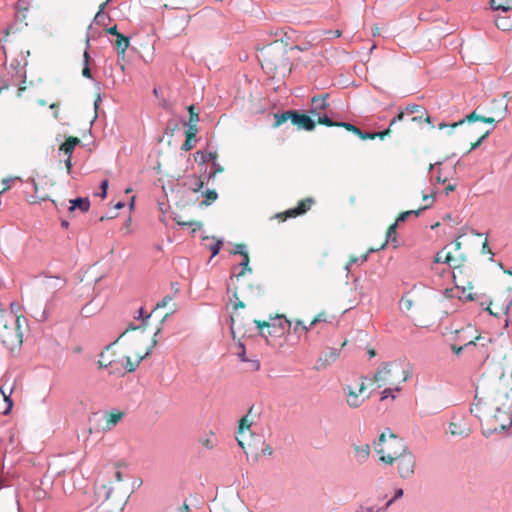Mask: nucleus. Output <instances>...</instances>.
Wrapping results in <instances>:
<instances>
[{
    "label": "nucleus",
    "instance_id": "338daca9",
    "mask_svg": "<svg viewBox=\"0 0 512 512\" xmlns=\"http://www.w3.org/2000/svg\"><path fill=\"white\" fill-rule=\"evenodd\" d=\"M64 162H65V167H66L67 173L70 174L72 171V157L66 156V159Z\"/></svg>",
    "mask_w": 512,
    "mask_h": 512
},
{
    "label": "nucleus",
    "instance_id": "5fc2aeb1",
    "mask_svg": "<svg viewBox=\"0 0 512 512\" xmlns=\"http://www.w3.org/2000/svg\"><path fill=\"white\" fill-rule=\"evenodd\" d=\"M246 362L249 363L251 371H258L260 369V361L258 359H248Z\"/></svg>",
    "mask_w": 512,
    "mask_h": 512
},
{
    "label": "nucleus",
    "instance_id": "6ab92c4d",
    "mask_svg": "<svg viewBox=\"0 0 512 512\" xmlns=\"http://www.w3.org/2000/svg\"><path fill=\"white\" fill-rule=\"evenodd\" d=\"M254 324L258 328L260 335L268 340V337L272 335L270 329L275 327V325L261 320H254Z\"/></svg>",
    "mask_w": 512,
    "mask_h": 512
},
{
    "label": "nucleus",
    "instance_id": "603ef678",
    "mask_svg": "<svg viewBox=\"0 0 512 512\" xmlns=\"http://www.w3.org/2000/svg\"><path fill=\"white\" fill-rule=\"evenodd\" d=\"M214 166V170L209 174V178H214L218 173H222L224 168L217 162V160L212 162Z\"/></svg>",
    "mask_w": 512,
    "mask_h": 512
},
{
    "label": "nucleus",
    "instance_id": "58836bf2",
    "mask_svg": "<svg viewBox=\"0 0 512 512\" xmlns=\"http://www.w3.org/2000/svg\"><path fill=\"white\" fill-rule=\"evenodd\" d=\"M496 26L503 31H507L511 28L512 22L506 18H498L496 20Z\"/></svg>",
    "mask_w": 512,
    "mask_h": 512
},
{
    "label": "nucleus",
    "instance_id": "7ed1b4c3",
    "mask_svg": "<svg viewBox=\"0 0 512 512\" xmlns=\"http://www.w3.org/2000/svg\"><path fill=\"white\" fill-rule=\"evenodd\" d=\"M95 496L96 512H122L128 499L124 484L112 482L98 486Z\"/></svg>",
    "mask_w": 512,
    "mask_h": 512
},
{
    "label": "nucleus",
    "instance_id": "2f4dec72",
    "mask_svg": "<svg viewBox=\"0 0 512 512\" xmlns=\"http://www.w3.org/2000/svg\"><path fill=\"white\" fill-rule=\"evenodd\" d=\"M450 433L454 436L456 435H459V436H468L469 435V429H465V428H462L459 424L457 423H451L450 424Z\"/></svg>",
    "mask_w": 512,
    "mask_h": 512
},
{
    "label": "nucleus",
    "instance_id": "a211bd4d",
    "mask_svg": "<svg viewBox=\"0 0 512 512\" xmlns=\"http://www.w3.org/2000/svg\"><path fill=\"white\" fill-rule=\"evenodd\" d=\"M427 208H429V205H425L423 207H420L416 210H408V211H404V212H401L396 220H395V223L396 224H400V223H403L405 221H407V219L409 218V216L411 215H414L415 217H418L422 211L426 210Z\"/></svg>",
    "mask_w": 512,
    "mask_h": 512
},
{
    "label": "nucleus",
    "instance_id": "0e129e2a",
    "mask_svg": "<svg viewBox=\"0 0 512 512\" xmlns=\"http://www.w3.org/2000/svg\"><path fill=\"white\" fill-rule=\"evenodd\" d=\"M114 478H115V481H111L112 483L123 484L122 483L123 482L122 473L119 470L114 471Z\"/></svg>",
    "mask_w": 512,
    "mask_h": 512
},
{
    "label": "nucleus",
    "instance_id": "423d86ee",
    "mask_svg": "<svg viewBox=\"0 0 512 512\" xmlns=\"http://www.w3.org/2000/svg\"><path fill=\"white\" fill-rule=\"evenodd\" d=\"M0 342L11 351L19 348L23 342L20 317L14 318L10 314H4L2 310H0Z\"/></svg>",
    "mask_w": 512,
    "mask_h": 512
},
{
    "label": "nucleus",
    "instance_id": "e433bc0d",
    "mask_svg": "<svg viewBox=\"0 0 512 512\" xmlns=\"http://www.w3.org/2000/svg\"><path fill=\"white\" fill-rule=\"evenodd\" d=\"M197 132H198L197 124L187 123L185 137L188 138V140L195 139Z\"/></svg>",
    "mask_w": 512,
    "mask_h": 512
},
{
    "label": "nucleus",
    "instance_id": "473e14b6",
    "mask_svg": "<svg viewBox=\"0 0 512 512\" xmlns=\"http://www.w3.org/2000/svg\"><path fill=\"white\" fill-rule=\"evenodd\" d=\"M189 179L191 181L190 189L193 192H198L204 187V182L201 180L200 177L193 175Z\"/></svg>",
    "mask_w": 512,
    "mask_h": 512
},
{
    "label": "nucleus",
    "instance_id": "49530a36",
    "mask_svg": "<svg viewBox=\"0 0 512 512\" xmlns=\"http://www.w3.org/2000/svg\"><path fill=\"white\" fill-rule=\"evenodd\" d=\"M238 351L236 352L239 359L242 361V362H246L248 361V358L246 357V351H245V347L243 345L242 342H238Z\"/></svg>",
    "mask_w": 512,
    "mask_h": 512
},
{
    "label": "nucleus",
    "instance_id": "a878e982",
    "mask_svg": "<svg viewBox=\"0 0 512 512\" xmlns=\"http://www.w3.org/2000/svg\"><path fill=\"white\" fill-rule=\"evenodd\" d=\"M490 4L495 10L508 11L512 9V0H491Z\"/></svg>",
    "mask_w": 512,
    "mask_h": 512
},
{
    "label": "nucleus",
    "instance_id": "2eb2a0df",
    "mask_svg": "<svg viewBox=\"0 0 512 512\" xmlns=\"http://www.w3.org/2000/svg\"><path fill=\"white\" fill-rule=\"evenodd\" d=\"M80 139L75 136H69L64 143L59 147V150L66 156L72 157V153L77 145L80 144Z\"/></svg>",
    "mask_w": 512,
    "mask_h": 512
},
{
    "label": "nucleus",
    "instance_id": "39448f33",
    "mask_svg": "<svg viewBox=\"0 0 512 512\" xmlns=\"http://www.w3.org/2000/svg\"><path fill=\"white\" fill-rule=\"evenodd\" d=\"M374 449L380 461L392 465L408 447L402 438L386 429L380 434L378 441L374 442Z\"/></svg>",
    "mask_w": 512,
    "mask_h": 512
},
{
    "label": "nucleus",
    "instance_id": "a18cd8bd",
    "mask_svg": "<svg viewBox=\"0 0 512 512\" xmlns=\"http://www.w3.org/2000/svg\"><path fill=\"white\" fill-rule=\"evenodd\" d=\"M490 134V131H486L485 133H483L478 139L477 141L471 143V146H470V149H469V152L476 149L477 147H479L481 145V143L488 137V135Z\"/></svg>",
    "mask_w": 512,
    "mask_h": 512
},
{
    "label": "nucleus",
    "instance_id": "f257e3e1",
    "mask_svg": "<svg viewBox=\"0 0 512 512\" xmlns=\"http://www.w3.org/2000/svg\"><path fill=\"white\" fill-rule=\"evenodd\" d=\"M147 336L144 331H141L130 343V352L134 354L135 360H131L130 355H125L115 349L116 342L108 345L106 349L100 354L98 364L100 368H110L112 373L134 372L142 360L150 355L153 347L156 345V340L152 339L151 346L145 350L138 348L139 344L146 343Z\"/></svg>",
    "mask_w": 512,
    "mask_h": 512
},
{
    "label": "nucleus",
    "instance_id": "c85d7f7f",
    "mask_svg": "<svg viewBox=\"0 0 512 512\" xmlns=\"http://www.w3.org/2000/svg\"><path fill=\"white\" fill-rule=\"evenodd\" d=\"M292 115H293V111H286V112H283L281 114H275L274 115V118H275V123H274V127H279L280 125H282L283 123H285L286 121H288L289 119L292 121Z\"/></svg>",
    "mask_w": 512,
    "mask_h": 512
},
{
    "label": "nucleus",
    "instance_id": "7c9ffc66",
    "mask_svg": "<svg viewBox=\"0 0 512 512\" xmlns=\"http://www.w3.org/2000/svg\"><path fill=\"white\" fill-rule=\"evenodd\" d=\"M481 118H482V116L477 115L476 112L473 111L470 114H468L465 119H462V120H460L458 122H455V123L451 124L450 127L451 128H456V127L462 125L465 121H467L469 123L475 122V121H481Z\"/></svg>",
    "mask_w": 512,
    "mask_h": 512
},
{
    "label": "nucleus",
    "instance_id": "bf43d9fd",
    "mask_svg": "<svg viewBox=\"0 0 512 512\" xmlns=\"http://www.w3.org/2000/svg\"><path fill=\"white\" fill-rule=\"evenodd\" d=\"M108 189V180H103L101 183V193L99 194L101 198H105L107 196Z\"/></svg>",
    "mask_w": 512,
    "mask_h": 512
},
{
    "label": "nucleus",
    "instance_id": "8fccbe9b",
    "mask_svg": "<svg viewBox=\"0 0 512 512\" xmlns=\"http://www.w3.org/2000/svg\"><path fill=\"white\" fill-rule=\"evenodd\" d=\"M200 443H201L204 447H206V448H208V449H212V448H214V446H215V441H214L213 436H211V437H206V438H204V439H201V440H200Z\"/></svg>",
    "mask_w": 512,
    "mask_h": 512
},
{
    "label": "nucleus",
    "instance_id": "680f3d73",
    "mask_svg": "<svg viewBox=\"0 0 512 512\" xmlns=\"http://www.w3.org/2000/svg\"><path fill=\"white\" fill-rule=\"evenodd\" d=\"M244 244H237L234 250L235 254H240L242 257H244V254H248L245 250Z\"/></svg>",
    "mask_w": 512,
    "mask_h": 512
},
{
    "label": "nucleus",
    "instance_id": "f3484780",
    "mask_svg": "<svg viewBox=\"0 0 512 512\" xmlns=\"http://www.w3.org/2000/svg\"><path fill=\"white\" fill-rule=\"evenodd\" d=\"M69 211L73 212L75 209H79L81 212H87L90 208V201L88 198H77L70 200Z\"/></svg>",
    "mask_w": 512,
    "mask_h": 512
},
{
    "label": "nucleus",
    "instance_id": "4c0bfd02",
    "mask_svg": "<svg viewBox=\"0 0 512 512\" xmlns=\"http://www.w3.org/2000/svg\"><path fill=\"white\" fill-rule=\"evenodd\" d=\"M187 110L189 112V121H188V123L198 124V122H199V114L196 111L195 106L192 104V105L188 106Z\"/></svg>",
    "mask_w": 512,
    "mask_h": 512
},
{
    "label": "nucleus",
    "instance_id": "0eeeda50",
    "mask_svg": "<svg viewBox=\"0 0 512 512\" xmlns=\"http://www.w3.org/2000/svg\"><path fill=\"white\" fill-rule=\"evenodd\" d=\"M461 246V242L458 239L455 240L452 247L453 251L452 249H448V246L444 247L436 254L434 262L448 264L453 270L461 269L466 261V256L461 251Z\"/></svg>",
    "mask_w": 512,
    "mask_h": 512
},
{
    "label": "nucleus",
    "instance_id": "72a5a7b5",
    "mask_svg": "<svg viewBox=\"0 0 512 512\" xmlns=\"http://www.w3.org/2000/svg\"><path fill=\"white\" fill-rule=\"evenodd\" d=\"M205 200L201 202L203 206H209L218 198V194L215 190H207L204 194Z\"/></svg>",
    "mask_w": 512,
    "mask_h": 512
},
{
    "label": "nucleus",
    "instance_id": "5701e85b",
    "mask_svg": "<svg viewBox=\"0 0 512 512\" xmlns=\"http://www.w3.org/2000/svg\"><path fill=\"white\" fill-rule=\"evenodd\" d=\"M354 451H355L356 457L358 458V461L364 462L368 459V457L370 455V446H369V444L355 445Z\"/></svg>",
    "mask_w": 512,
    "mask_h": 512
},
{
    "label": "nucleus",
    "instance_id": "393cba45",
    "mask_svg": "<svg viewBox=\"0 0 512 512\" xmlns=\"http://www.w3.org/2000/svg\"><path fill=\"white\" fill-rule=\"evenodd\" d=\"M340 353L337 349L331 348L327 352H325L321 357L320 360L325 364L329 365L336 361L339 357Z\"/></svg>",
    "mask_w": 512,
    "mask_h": 512
},
{
    "label": "nucleus",
    "instance_id": "864d4df0",
    "mask_svg": "<svg viewBox=\"0 0 512 512\" xmlns=\"http://www.w3.org/2000/svg\"><path fill=\"white\" fill-rule=\"evenodd\" d=\"M34 317L39 321V322H44L47 320L48 318V313L47 311L44 309L42 311H36L35 314H34Z\"/></svg>",
    "mask_w": 512,
    "mask_h": 512
},
{
    "label": "nucleus",
    "instance_id": "f03ea898",
    "mask_svg": "<svg viewBox=\"0 0 512 512\" xmlns=\"http://www.w3.org/2000/svg\"><path fill=\"white\" fill-rule=\"evenodd\" d=\"M411 376L409 365L400 360L382 363L372 377V383L378 388L393 386L396 392H400L402 384Z\"/></svg>",
    "mask_w": 512,
    "mask_h": 512
},
{
    "label": "nucleus",
    "instance_id": "bb28decb",
    "mask_svg": "<svg viewBox=\"0 0 512 512\" xmlns=\"http://www.w3.org/2000/svg\"><path fill=\"white\" fill-rule=\"evenodd\" d=\"M507 115H508V107H507V103H506L502 107V109L499 111L498 119H496L495 117H485V116H482L481 122L492 124V123H495L496 121L503 120L504 118H506Z\"/></svg>",
    "mask_w": 512,
    "mask_h": 512
},
{
    "label": "nucleus",
    "instance_id": "c756f323",
    "mask_svg": "<svg viewBox=\"0 0 512 512\" xmlns=\"http://www.w3.org/2000/svg\"><path fill=\"white\" fill-rule=\"evenodd\" d=\"M43 183V179L36 182L34 181L35 197L39 201H46L49 199V194L40 189V185Z\"/></svg>",
    "mask_w": 512,
    "mask_h": 512
},
{
    "label": "nucleus",
    "instance_id": "cd10ccee",
    "mask_svg": "<svg viewBox=\"0 0 512 512\" xmlns=\"http://www.w3.org/2000/svg\"><path fill=\"white\" fill-rule=\"evenodd\" d=\"M175 221L178 225L193 227V231H196V230L202 228V223L200 221H195V220L186 221V220H184V218H182V216H176Z\"/></svg>",
    "mask_w": 512,
    "mask_h": 512
},
{
    "label": "nucleus",
    "instance_id": "052dcab7",
    "mask_svg": "<svg viewBox=\"0 0 512 512\" xmlns=\"http://www.w3.org/2000/svg\"><path fill=\"white\" fill-rule=\"evenodd\" d=\"M379 250H380V249H379V247H378V248H374V247L369 248V249H368V251H367L366 253H364L363 255H361V257H360L361 262H362V263H364V262H366V261H367V259H368V254H369V253L377 252V251H379Z\"/></svg>",
    "mask_w": 512,
    "mask_h": 512
},
{
    "label": "nucleus",
    "instance_id": "c9c22d12",
    "mask_svg": "<svg viewBox=\"0 0 512 512\" xmlns=\"http://www.w3.org/2000/svg\"><path fill=\"white\" fill-rule=\"evenodd\" d=\"M400 306L405 311H410L414 306V300L408 294H405L400 300Z\"/></svg>",
    "mask_w": 512,
    "mask_h": 512
},
{
    "label": "nucleus",
    "instance_id": "b1692460",
    "mask_svg": "<svg viewBox=\"0 0 512 512\" xmlns=\"http://www.w3.org/2000/svg\"><path fill=\"white\" fill-rule=\"evenodd\" d=\"M397 226H398V224H396V223L394 222V223H392V224L387 228L385 240H384V242L380 245L379 249H384V248L387 246V244H388V242H389V241H396V238H397V232H396Z\"/></svg>",
    "mask_w": 512,
    "mask_h": 512
},
{
    "label": "nucleus",
    "instance_id": "3c124183",
    "mask_svg": "<svg viewBox=\"0 0 512 512\" xmlns=\"http://www.w3.org/2000/svg\"><path fill=\"white\" fill-rule=\"evenodd\" d=\"M251 426V422L248 420L247 416L241 418L239 422V432H243L245 429H249Z\"/></svg>",
    "mask_w": 512,
    "mask_h": 512
},
{
    "label": "nucleus",
    "instance_id": "de8ad7c7",
    "mask_svg": "<svg viewBox=\"0 0 512 512\" xmlns=\"http://www.w3.org/2000/svg\"><path fill=\"white\" fill-rule=\"evenodd\" d=\"M380 508L375 505L364 504L358 509V512H379Z\"/></svg>",
    "mask_w": 512,
    "mask_h": 512
},
{
    "label": "nucleus",
    "instance_id": "20e7f679",
    "mask_svg": "<svg viewBox=\"0 0 512 512\" xmlns=\"http://www.w3.org/2000/svg\"><path fill=\"white\" fill-rule=\"evenodd\" d=\"M258 58L261 67L273 77L285 76L291 71L286 51L279 45L270 44L262 48Z\"/></svg>",
    "mask_w": 512,
    "mask_h": 512
},
{
    "label": "nucleus",
    "instance_id": "69168bd1",
    "mask_svg": "<svg viewBox=\"0 0 512 512\" xmlns=\"http://www.w3.org/2000/svg\"><path fill=\"white\" fill-rule=\"evenodd\" d=\"M206 158H207V162L208 161H215L217 160V153L215 151H209V152H206L204 153Z\"/></svg>",
    "mask_w": 512,
    "mask_h": 512
},
{
    "label": "nucleus",
    "instance_id": "ddd939ff",
    "mask_svg": "<svg viewBox=\"0 0 512 512\" xmlns=\"http://www.w3.org/2000/svg\"><path fill=\"white\" fill-rule=\"evenodd\" d=\"M292 123L300 129L312 131L315 128V121L311 119L309 115L293 111Z\"/></svg>",
    "mask_w": 512,
    "mask_h": 512
},
{
    "label": "nucleus",
    "instance_id": "774afa93",
    "mask_svg": "<svg viewBox=\"0 0 512 512\" xmlns=\"http://www.w3.org/2000/svg\"><path fill=\"white\" fill-rule=\"evenodd\" d=\"M191 141L192 140H188V138H186V140L184 141V143L181 146V150H183V151L191 150L193 148Z\"/></svg>",
    "mask_w": 512,
    "mask_h": 512
},
{
    "label": "nucleus",
    "instance_id": "9b49d317",
    "mask_svg": "<svg viewBox=\"0 0 512 512\" xmlns=\"http://www.w3.org/2000/svg\"><path fill=\"white\" fill-rule=\"evenodd\" d=\"M395 462L397 463L398 473L401 478L407 479L414 474L415 457L408 449L401 453L400 457L397 458Z\"/></svg>",
    "mask_w": 512,
    "mask_h": 512
},
{
    "label": "nucleus",
    "instance_id": "dca6fc26",
    "mask_svg": "<svg viewBox=\"0 0 512 512\" xmlns=\"http://www.w3.org/2000/svg\"><path fill=\"white\" fill-rule=\"evenodd\" d=\"M402 112L404 113V117L406 115L412 116L410 119L412 122L420 121L424 115V109L416 104L407 106Z\"/></svg>",
    "mask_w": 512,
    "mask_h": 512
},
{
    "label": "nucleus",
    "instance_id": "c03bdc74",
    "mask_svg": "<svg viewBox=\"0 0 512 512\" xmlns=\"http://www.w3.org/2000/svg\"><path fill=\"white\" fill-rule=\"evenodd\" d=\"M110 1H111V0H105V1L100 5L99 10H98V12L96 13V15H95V17H94V21H95V23H99V22H100V20H101L102 18H104V17H105V14L103 13V11H104V9H105L106 5L108 4V2H110Z\"/></svg>",
    "mask_w": 512,
    "mask_h": 512
},
{
    "label": "nucleus",
    "instance_id": "4be33fe9",
    "mask_svg": "<svg viewBox=\"0 0 512 512\" xmlns=\"http://www.w3.org/2000/svg\"><path fill=\"white\" fill-rule=\"evenodd\" d=\"M129 44H130V40L128 37L124 36L123 34H117V37L115 40V47L118 51V54L124 55Z\"/></svg>",
    "mask_w": 512,
    "mask_h": 512
},
{
    "label": "nucleus",
    "instance_id": "e2e57ef3",
    "mask_svg": "<svg viewBox=\"0 0 512 512\" xmlns=\"http://www.w3.org/2000/svg\"><path fill=\"white\" fill-rule=\"evenodd\" d=\"M362 140H374L375 139V133H365L361 131V134L358 136Z\"/></svg>",
    "mask_w": 512,
    "mask_h": 512
},
{
    "label": "nucleus",
    "instance_id": "6e6552de",
    "mask_svg": "<svg viewBox=\"0 0 512 512\" xmlns=\"http://www.w3.org/2000/svg\"><path fill=\"white\" fill-rule=\"evenodd\" d=\"M254 320L250 318H246L244 315L240 313H234L231 316V333L233 338H244L252 335V324Z\"/></svg>",
    "mask_w": 512,
    "mask_h": 512
},
{
    "label": "nucleus",
    "instance_id": "6e6d98bb",
    "mask_svg": "<svg viewBox=\"0 0 512 512\" xmlns=\"http://www.w3.org/2000/svg\"><path fill=\"white\" fill-rule=\"evenodd\" d=\"M194 159L198 163H206L207 162V158H206L205 154L201 151H197L194 154Z\"/></svg>",
    "mask_w": 512,
    "mask_h": 512
},
{
    "label": "nucleus",
    "instance_id": "37998d69",
    "mask_svg": "<svg viewBox=\"0 0 512 512\" xmlns=\"http://www.w3.org/2000/svg\"><path fill=\"white\" fill-rule=\"evenodd\" d=\"M472 289V285L471 283H468V292H467V289L465 286H462V295L459 296L460 299H464V300H468V301H472L474 300V296L473 294L470 292V290Z\"/></svg>",
    "mask_w": 512,
    "mask_h": 512
},
{
    "label": "nucleus",
    "instance_id": "1a4fd4ad",
    "mask_svg": "<svg viewBox=\"0 0 512 512\" xmlns=\"http://www.w3.org/2000/svg\"><path fill=\"white\" fill-rule=\"evenodd\" d=\"M361 379L362 381L358 387V390L349 385L345 386L343 389L346 396V403L350 408H358L367 399H369V394L365 393L367 390L365 378L361 377Z\"/></svg>",
    "mask_w": 512,
    "mask_h": 512
},
{
    "label": "nucleus",
    "instance_id": "412c9836",
    "mask_svg": "<svg viewBox=\"0 0 512 512\" xmlns=\"http://www.w3.org/2000/svg\"><path fill=\"white\" fill-rule=\"evenodd\" d=\"M123 416L124 413L121 411L107 413L106 428L111 429L113 426L117 425L122 420Z\"/></svg>",
    "mask_w": 512,
    "mask_h": 512
},
{
    "label": "nucleus",
    "instance_id": "13d9d810",
    "mask_svg": "<svg viewBox=\"0 0 512 512\" xmlns=\"http://www.w3.org/2000/svg\"><path fill=\"white\" fill-rule=\"evenodd\" d=\"M171 301H172V297L166 296L162 299L161 302L157 303L156 308L158 309V308L166 307Z\"/></svg>",
    "mask_w": 512,
    "mask_h": 512
},
{
    "label": "nucleus",
    "instance_id": "f8f14e48",
    "mask_svg": "<svg viewBox=\"0 0 512 512\" xmlns=\"http://www.w3.org/2000/svg\"><path fill=\"white\" fill-rule=\"evenodd\" d=\"M329 94H323L320 96H314L311 99V108L309 110V113L318 118L327 116L325 111L329 108Z\"/></svg>",
    "mask_w": 512,
    "mask_h": 512
},
{
    "label": "nucleus",
    "instance_id": "09e8293b",
    "mask_svg": "<svg viewBox=\"0 0 512 512\" xmlns=\"http://www.w3.org/2000/svg\"><path fill=\"white\" fill-rule=\"evenodd\" d=\"M221 246H222V241L220 240H215L210 246V250L212 252V256H216L220 249H221Z\"/></svg>",
    "mask_w": 512,
    "mask_h": 512
},
{
    "label": "nucleus",
    "instance_id": "aec40b11",
    "mask_svg": "<svg viewBox=\"0 0 512 512\" xmlns=\"http://www.w3.org/2000/svg\"><path fill=\"white\" fill-rule=\"evenodd\" d=\"M404 120V113L403 112H400L396 117H394L390 123H389V126L386 130L382 131V132H377L375 133V138H380V139H384L386 136L390 135L391 131H392V127L398 123V122H401Z\"/></svg>",
    "mask_w": 512,
    "mask_h": 512
},
{
    "label": "nucleus",
    "instance_id": "79ce46f5",
    "mask_svg": "<svg viewBox=\"0 0 512 512\" xmlns=\"http://www.w3.org/2000/svg\"><path fill=\"white\" fill-rule=\"evenodd\" d=\"M328 317L325 311L318 313L310 322V327L315 326L319 322H327Z\"/></svg>",
    "mask_w": 512,
    "mask_h": 512
},
{
    "label": "nucleus",
    "instance_id": "4468645a",
    "mask_svg": "<svg viewBox=\"0 0 512 512\" xmlns=\"http://www.w3.org/2000/svg\"><path fill=\"white\" fill-rule=\"evenodd\" d=\"M317 123L328 127H342L357 136L361 134V130L357 126L347 122H334L328 116L318 118Z\"/></svg>",
    "mask_w": 512,
    "mask_h": 512
},
{
    "label": "nucleus",
    "instance_id": "9d476101",
    "mask_svg": "<svg viewBox=\"0 0 512 512\" xmlns=\"http://www.w3.org/2000/svg\"><path fill=\"white\" fill-rule=\"evenodd\" d=\"M314 199L311 197H307L298 202L297 206L291 209H288L284 212L277 213L273 216L274 219H277L279 222H284L288 218H295L307 213L314 204Z\"/></svg>",
    "mask_w": 512,
    "mask_h": 512
},
{
    "label": "nucleus",
    "instance_id": "4d7b16f0",
    "mask_svg": "<svg viewBox=\"0 0 512 512\" xmlns=\"http://www.w3.org/2000/svg\"><path fill=\"white\" fill-rule=\"evenodd\" d=\"M402 495H403V490H402V489H397V490H396V492H395L394 497H393L392 499H390V500L386 503L385 508H388V507L393 503V501H394V500H396V499H398V498L402 497Z\"/></svg>",
    "mask_w": 512,
    "mask_h": 512
},
{
    "label": "nucleus",
    "instance_id": "f704fd0d",
    "mask_svg": "<svg viewBox=\"0 0 512 512\" xmlns=\"http://www.w3.org/2000/svg\"><path fill=\"white\" fill-rule=\"evenodd\" d=\"M249 262H250L249 255L248 254H244L243 260L240 263V266L242 268H241V270L238 273L235 274L236 277L240 278V277L244 276L247 270L251 272V268L248 267Z\"/></svg>",
    "mask_w": 512,
    "mask_h": 512
},
{
    "label": "nucleus",
    "instance_id": "ea45409f",
    "mask_svg": "<svg viewBox=\"0 0 512 512\" xmlns=\"http://www.w3.org/2000/svg\"><path fill=\"white\" fill-rule=\"evenodd\" d=\"M312 327H310V324L309 325H305L303 323V321L301 320H295V325L293 327V331L294 333H298L300 331H303V332H308Z\"/></svg>",
    "mask_w": 512,
    "mask_h": 512
},
{
    "label": "nucleus",
    "instance_id": "a19ab883",
    "mask_svg": "<svg viewBox=\"0 0 512 512\" xmlns=\"http://www.w3.org/2000/svg\"><path fill=\"white\" fill-rule=\"evenodd\" d=\"M385 389L381 392V401H384L385 399L391 397L392 399H395L396 396L393 394V392H396L393 386H384Z\"/></svg>",
    "mask_w": 512,
    "mask_h": 512
}]
</instances>
